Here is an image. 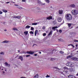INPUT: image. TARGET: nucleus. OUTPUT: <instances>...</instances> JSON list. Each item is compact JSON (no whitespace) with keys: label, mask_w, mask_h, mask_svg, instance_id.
I'll list each match as a JSON object with an SVG mask.
<instances>
[{"label":"nucleus","mask_w":78,"mask_h":78,"mask_svg":"<svg viewBox=\"0 0 78 78\" xmlns=\"http://www.w3.org/2000/svg\"><path fill=\"white\" fill-rule=\"evenodd\" d=\"M65 17L67 20H71L72 19V15L70 14H66Z\"/></svg>","instance_id":"1"},{"label":"nucleus","mask_w":78,"mask_h":78,"mask_svg":"<svg viewBox=\"0 0 78 78\" xmlns=\"http://www.w3.org/2000/svg\"><path fill=\"white\" fill-rule=\"evenodd\" d=\"M66 66L69 67H73L74 66V64L72 62H69L66 63Z\"/></svg>","instance_id":"2"},{"label":"nucleus","mask_w":78,"mask_h":78,"mask_svg":"<svg viewBox=\"0 0 78 78\" xmlns=\"http://www.w3.org/2000/svg\"><path fill=\"white\" fill-rule=\"evenodd\" d=\"M72 13L73 15H77L78 14V11L76 9L73 10L72 11Z\"/></svg>","instance_id":"3"},{"label":"nucleus","mask_w":78,"mask_h":78,"mask_svg":"<svg viewBox=\"0 0 78 78\" xmlns=\"http://www.w3.org/2000/svg\"><path fill=\"white\" fill-rule=\"evenodd\" d=\"M35 51L33 52L31 51H27V53H28V54H29L30 55H33V54H34Z\"/></svg>","instance_id":"4"},{"label":"nucleus","mask_w":78,"mask_h":78,"mask_svg":"<svg viewBox=\"0 0 78 78\" xmlns=\"http://www.w3.org/2000/svg\"><path fill=\"white\" fill-rule=\"evenodd\" d=\"M12 17L13 18H15V19H20L21 18V16H13Z\"/></svg>","instance_id":"5"},{"label":"nucleus","mask_w":78,"mask_h":78,"mask_svg":"<svg viewBox=\"0 0 78 78\" xmlns=\"http://www.w3.org/2000/svg\"><path fill=\"white\" fill-rule=\"evenodd\" d=\"M24 33L25 34V36L27 37L29 36V35H28V31H25L24 32Z\"/></svg>","instance_id":"6"},{"label":"nucleus","mask_w":78,"mask_h":78,"mask_svg":"<svg viewBox=\"0 0 78 78\" xmlns=\"http://www.w3.org/2000/svg\"><path fill=\"white\" fill-rule=\"evenodd\" d=\"M37 2L38 3H39V4H40V5H45V3H42L39 0H37Z\"/></svg>","instance_id":"7"},{"label":"nucleus","mask_w":78,"mask_h":78,"mask_svg":"<svg viewBox=\"0 0 78 78\" xmlns=\"http://www.w3.org/2000/svg\"><path fill=\"white\" fill-rule=\"evenodd\" d=\"M68 77H69V78H76L75 76L72 75H69L68 76Z\"/></svg>","instance_id":"8"},{"label":"nucleus","mask_w":78,"mask_h":78,"mask_svg":"<svg viewBox=\"0 0 78 78\" xmlns=\"http://www.w3.org/2000/svg\"><path fill=\"white\" fill-rule=\"evenodd\" d=\"M5 64L6 67H9L10 66V64H8L7 62H5Z\"/></svg>","instance_id":"9"},{"label":"nucleus","mask_w":78,"mask_h":78,"mask_svg":"<svg viewBox=\"0 0 78 78\" xmlns=\"http://www.w3.org/2000/svg\"><path fill=\"white\" fill-rule=\"evenodd\" d=\"M25 56H26L25 55L19 56V59H23V58L25 57Z\"/></svg>","instance_id":"10"},{"label":"nucleus","mask_w":78,"mask_h":78,"mask_svg":"<svg viewBox=\"0 0 78 78\" xmlns=\"http://www.w3.org/2000/svg\"><path fill=\"white\" fill-rule=\"evenodd\" d=\"M50 19H52V16L48 17L46 18V20H50Z\"/></svg>","instance_id":"11"},{"label":"nucleus","mask_w":78,"mask_h":78,"mask_svg":"<svg viewBox=\"0 0 78 78\" xmlns=\"http://www.w3.org/2000/svg\"><path fill=\"white\" fill-rule=\"evenodd\" d=\"M57 20L59 22H61V20H62V19L61 18H58V19Z\"/></svg>","instance_id":"12"},{"label":"nucleus","mask_w":78,"mask_h":78,"mask_svg":"<svg viewBox=\"0 0 78 78\" xmlns=\"http://www.w3.org/2000/svg\"><path fill=\"white\" fill-rule=\"evenodd\" d=\"M9 41H6V40H5L4 41H3L2 42V43H5L6 44H7V43H8V42H9Z\"/></svg>","instance_id":"13"},{"label":"nucleus","mask_w":78,"mask_h":78,"mask_svg":"<svg viewBox=\"0 0 78 78\" xmlns=\"http://www.w3.org/2000/svg\"><path fill=\"white\" fill-rule=\"evenodd\" d=\"M58 27L57 26L54 27H52V30H54V31H55V29L56 28H58Z\"/></svg>","instance_id":"14"},{"label":"nucleus","mask_w":78,"mask_h":78,"mask_svg":"<svg viewBox=\"0 0 78 78\" xmlns=\"http://www.w3.org/2000/svg\"><path fill=\"white\" fill-rule=\"evenodd\" d=\"M62 10H59L58 12L59 14H62Z\"/></svg>","instance_id":"15"},{"label":"nucleus","mask_w":78,"mask_h":78,"mask_svg":"<svg viewBox=\"0 0 78 78\" xmlns=\"http://www.w3.org/2000/svg\"><path fill=\"white\" fill-rule=\"evenodd\" d=\"M70 6L71 8H75V5L74 4H72L70 5Z\"/></svg>","instance_id":"16"},{"label":"nucleus","mask_w":78,"mask_h":78,"mask_svg":"<svg viewBox=\"0 0 78 78\" xmlns=\"http://www.w3.org/2000/svg\"><path fill=\"white\" fill-rule=\"evenodd\" d=\"M12 30H14V31H18V29H17L16 27L13 28Z\"/></svg>","instance_id":"17"},{"label":"nucleus","mask_w":78,"mask_h":78,"mask_svg":"<svg viewBox=\"0 0 78 78\" xmlns=\"http://www.w3.org/2000/svg\"><path fill=\"white\" fill-rule=\"evenodd\" d=\"M30 27H31L30 26L27 25L26 27L25 28H26V29L27 28L28 29L30 28Z\"/></svg>","instance_id":"18"},{"label":"nucleus","mask_w":78,"mask_h":78,"mask_svg":"<svg viewBox=\"0 0 78 78\" xmlns=\"http://www.w3.org/2000/svg\"><path fill=\"white\" fill-rule=\"evenodd\" d=\"M38 33V31L37 30H36L35 32V36H36V34Z\"/></svg>","instance_id":"19"},{"label":"nucleus","mask_w":78,"mask_h":78,"mask_svg":"<svg viewBox=\"0 0 78 78\" xmlns=\"http://www.w3.org/2000/svg\"><path fill=\"white\" fill-rule=\"evenodd\" d=\"M36 9L37 11H41V8H40L39 7H37L36 8Z\"/></svg>","instance_id":"20"},{"label":"nucleus","mask_w":78,"mask_h":78,"mask_svg":"<svg viewBox=\"0 0 78 78\" xmlns=\"http://www.w3.org/2000/svg\"><path fill=\"white\" fill-rule=\"evenodd\" d=\"M63 69H64V70H65V69H66L67 70H69V69L68 68H67L66 67H63Z\"/></svg>","instance_id":"21"},{"label":"nucleus","mask_w":78,"mask_h":78,"mask_svg":"<svg viewBox=\"0 0 78 78\" xmlns=\"http://www.w3.org/2000/svg\"><path fill=\"white\" fill-rule=\"evenodd\" d=\"M52 31H51L49 33V34H48V36H50V35H51V34H52Z\"/></svg>","instance_id":"22"},{"label":"nucleus","mask_w":78,"mask_h":78,"mask_svg":"<svg viewBox=\"0 0 78 78\" xmlns=\"http://www.w3.org/2000/svg\"><path fill=\"white\" fill-rule=\"evenodd\" d=\"M2 11H3V12H8V11H7V10L5 9H2Z\"/></svg>","instance_id":"23"},{"label":"nucleus","mask_w":78,"mask_h":78,"mask_svg":"<svg viewBox=\"0 0 78 78\" xmlns=\"http://www.w3.org/2000/svg\"><path fill=\"white\" fill-rule=\"evenodd\" d=\"M68 26L70 28V27H71V26L72 25V24H71L70 23H68Z\"/></svg>","instance_id":"24"},{"label":"nucleus","mask_w":78,"mask_h":78,"mask_svg":"<svg viewBox=\"0 0 78 78\" xmlns=\"http://www.w3.org/2000/svg\"><path fill=\"white\" fill-rule=\"evenodd\" d=\"M72 55H69L67 57V58L68 59L69 58H72Z\"/></svg>","instance_id":"25"},{"label":"nucleus","mask_w":78,"mask_h":78,"mask_svg":"<svg viewBox=\"0 0 78 78\" xmlns=\"http://www.w3.org/2000/svg\"><path fill=\"white\" fill-rule=\"evenodd\" d=\"M72 60L74 61H78V59H73Z\"/></svg>","instance_id":"26"},{"label":"nucleus","mask_w":78,"mask_h":78,"mask_svg":"<svg viewBox=\"0 0 78 78\" xmlns=\"http://www.w3.org/2000/svg\"><path fill=\"white\" fill-rule=\"evenodd\" d=\"M45 1L46 2H47V3H50V1H49V0H45Z\"/></svg>","instance_id":"27"},{"label":"nucleus","mask_w":78,"mask_h":78,"mask_svg":"<svg viewBox=\"0 0 78 78\" xmlns=\"http://www.w3.org/2000/svg\"><path fill=\"white\" fill-rule=\"evenodd\" d=\"M37 25V23H32V25Z\"/></svg>","instance_id":"28"},{"label":"nucleus","mask_w":78,"mask_h":78,"mask_svg":"<svg viewBox=\"0 0 78 78\" xmlns=\"http://www.w3.org/2000/svg\"><path fill=\"white\" fill-rule=\"evenodd\" d=\"M18 8L20 9H22V7H20V6L18 7Z\"/></svg>","instance_id":"29"},{"label":"nucleus","mask_w":78,"mask_h":78,"mask_svg":"<svg viewBox=\"0 0 78 78\" xmlns=\"http://www.w3.org/2000/svg\"><path fill=\"white\" fill-rule=\"evenodd\" d=\"M30 34H34V32L32 31H31L30 32Z\"/></svg>","instance_id":"30"},{"label":"nucleus","mask_w":78,"mask_h":78,"mask_svg":"<svg viewBox=\"0 0 78 78\" xmlns=\"http://www.w3.org/2000/svg\"><path fill=\"white\" fill-rule=\"evenodd\" d=\"M59 53H61V54H64V52H63L62 51H60Z\"/></svg>","instance_id":"31"},{"label":"nucleus","mask_w":78,"mask_h":78,"mask_svg":"<svg viewBox=\"0 0 78 78\" xmlns=\"http://www.w3.org/2000/svg\"><path fill=\"white\" fill-rule=\"evenodd\" d=\"M53 23H54V24H56V22L55 21H53L52 22Z\"/></svg>","instance_id":"32"},{"label":"nucleus","mask_w":78,"mask_h":78,"mask_svg":"<svg viewBox=\"0 0 78 78\" xmlns=\"http://www.w3.org/2000/svg\"><path fill=\"white\" fill-rule=\"evenodd\" d=\"M0 54L1 55H4L5 54V53H4V52H1Z\"/></svg>","instance_id":"33"},{"label":"nucleus","mask_w":78,"mask_h":78,"mask_svg":"<svg viewBox=\"0 0 78 78\" xmlns=\"http://www.w3.org/2000/svg\"><path fill=\"white\" fill-rule=\"evenodd\" d=\"M46 35V33H44L43 34V36H45Z\"/></svg>","instance_id":"34"},{"label":"nucleus","mask_w":78,"mask_h":78,"mask_svg":"<svg viewBox=\"0 0 78 78\" xmlns=\"http://www.w3.org/2000/svg\"><path fill=\"white\" fill-rule=\"evenodd\" d=\"M31 30H32V31H33V30H34V28L33 27H32L31 28Z\"/></svg>","instance_id":"35"},{"label":"nucleus","mask_w":78,"mask_h":78,"mask_svg":"<svg viewBox=\"0 0 78 78\" xmlns=\"http://www.w3.org/2000/svg\"><path fill=\"white\" fill-rule=\"evenodd\" d=\"M55 59H51L50 61H55Z\"/></svg>","instance_id":"36"},{"label":"nucleus","mask_w":78,"mask_h":78,"mask_svg":"<svg viewBox=\"0 0 78 78\" xmlns=\"http://www.w3.org/2000/svg\"><path fill=\"white\" fill-rule=\"evenodd\" d=\"M69 45V46L70 45H72V46H73V48H74V46H73V45H72V44H69V45Z\"/></svg>","instance_id":"37"},{"label":"nucleus","mask_w":78,"mask_h":78,"mask_svg":"<svg viewBox=\"0 0 78 78\" xmlns=\"http://www.w3.org/2000/svg\"><path fill=\"white\" fill-rule=\"evenodd\" d=\"M42 29H43V30H45V27H43L42 28Z\"/></svg>","instance_id":"38"},{"label":"nucleus","mask_w":78,"mask_h":78,"mask_svg":"<svg viewBox=\"0 0 78 78\" xmlns=\"http://www.w3.org/2000/svg\"><path fill=\"white\" fill-rule=\"evenodd\" d=\"M46 78H48L50 77V76H48V75H47V76H46Z\"/></svg>","instance_id":"39"},{"label":"nucleus","mask_w":78,"mask_h":78,"mask_svg":"<svg viewBox=\"0 0 78 78\" xmlns=\"http://www.w3.org/2000/svg\"><path fill=\"white\" fill-rule=\"evenodd\" d=\"M59 33H62V30H59Z\"/></svg>","instance_id":"40"},{"label":"nucleus","mask_w":78,"mask_h":78,"mask_svg":"<svg viewBox=\"0 0 78 78\" xmlns=\"http://www.w3.org/2000/svg\"><path fill=\"white\" fill-rule=\"evenodd\" d=\"M69 70L70 72H72V69H69Z\"/></svg>","instance_id":"41"},{"label":"nucleus","mask_w":78,"mask_h":78,"mask_svg":"<svg viewBox=\"0 0 78 78\" xmlns=\"http://www.w3.org/2000/svg\"><path fill=\"white\" fill-rule=\"evenodd\" d=\"M67 72H68V71H65V73L66 74V73H67Z\"/></svg>","instance_id":"42"},{"label":"nucleus","mask_w":78,"mask_h":78,"mask_svg":"<svg viewBox=\"0 0 78 78\" xmlns=\"http://www.w3.org/2000/svg\"><path fill=\"white\" fill-rule=\"evenodd\" d=\"M37 55L36 54H34V56H37Z\"/></svg>","instance_id":"43"},{"label":"nucleus","mask_w":78,"mask_h":78,"mask_svg":"<svg viewBox=\"0 0 78 78\" xmlns=\"http://www.w3.org/2000/svg\"><path fill=\"white\" fill-rule=\"evenodd\" d=\"M26 1H25V0H22V2H25Z\"/></svg>","instance_id":"44"},{"label":"nucleus","mask_w":78,"mask_h":78,"mask_svg":"<svg viewBox=\"0 0 78 78\" xmlns=\"http://www.w3.org/2000/svg\"><path fill=\"white\" fill-rule=\"evenodd\" d=\"M4 69L5 70V72H6V69H5V68H4V69H2V70H3Z\"/></svg>","instance_id":"45"},{"label":"nucleus","mask_w":78,"mask_h":78,"mask_svg":"<svg viewBox=\"0 0 78 78\" xmlns=\"http://www.w3.org/2000/svg\"><path fill=\"white\" fill-rule=\"evenodd\" d=\"M30 56V55H27L26 56V57H29V56Z\"/></svg>","instance_id":"46"},{"label":"nucleus","mask_w":78,"mask_h":78,"mask_svg":"<svg viewBox=\"0 0 78 78\" xmlns=\"http://www.w3.org/2000/svg\"><path fill=\"white\" fill-rule=\"evenodd\" d=\"M2 13L3 12L2 11H0V14H2Z\"/></svg>","instance_id":"47"},{"label":"nucleus","mask_w":78,"mask_h":78,"mask_svg":"<svg viewBox=\"0 0 78 78\" xmlns=\"http://www.w3.org/2000/svg\"><path fill=\"white\" fill-rule=\"evenodd\" d=\"M74 42H78V40H74Z\"/></svg>","instance_id":"48"},{"label":"nucleus","mask_w":78,"mask_h":78,"mask_svg":"<svg viewBox=\"0 0 78 78\" xmlns=\"http://www.w3.org/2000/svg\"><path fill=\"white\" fill-rule=\"evenodd\" d=\"M20 78H26V77H21Z\"/></svg>","instance_id":"49"},{"label":"nucleus","mask_w":78,"mask_h":78,"mask_svg":"<svg viewBox=\"0 0 78 78\" xmlns=\"http://www.w3.org/2000/svg\"><path fill=\"white\" fill-rule=\"evenodd\" d=\"M54 69H58V68L56 67H54Z\"/></svg>","instance_id":"50"},{"label":"nucleus","mask_w":78,"mask_h":78,"mask_svg":"<svg viewBox=\"0 0 78 78\" xmlns=\"http://www.w3.org/2000/svg\"><path fill=\"white\" fill-rule=\"evenodd\" d=\"M34 45H36V44H34L33 45V46L34 47Z\"/></svg>","instance_id":"51"},{"label":"nucleus","mask_w":78,"mask_h":78,"mask_svg":"<svg viewBox=\"0 0 78 78\" xmlns=\"http://www.w3.org/2000/svg\"><path fill=\"white\" fill-rule=\"evenodd\" d=\"M20 60L21 61H23V59H20Z\"/></svg>","instance_id":"52"},{"label":"nucleus","mask_w":78,"mask_h":78,"mask_svg":"<svg viewBox=\"0 0 78 78\" xmlns=\"http://www.w3.org/2000/svg\"><path fill=\"white\" fill-rule=\"evenodd\" d=\"M6 3H9V2H7Z\"/></svg>","instance_id":"53"},{"label":"nucleus","mask_w":78,"mask_h":78,"mask_svg":"<svg viewBox=\"0 0 78 78\" xmlns=\"http://www.w3.org/2000/svg\"><path fill=\"white\" fill-rule=\"evenodd\" d=\"M1 69H2V67H0V70H1Z\"/></svg>","instance_id":"54"},{"label":"nucleus","mask_w":78,"mask_h":78,"mask_svg":"<svg viewBox=\"0 0 78 78\" xmlns=\"http://www.w3.org/2000/svg\"><path fill=\"white\" fill-rule=\"evenodd\" d=\"M39 53H40V54H41V52H39Z\"/></svg>","instance_id":"55"},{"label":"nucleus","mask_w":78,"mask_h":78,"mask_svg":"<svg viewBox=\"0 0 78 78\" xmlns=\"http://www.w3.org/2000/svg\"><path fill=\"white\" fill-rule=\"evenodd\" d=\"M17 57H19V56L18 55H17L16 58H17Z\"/></svg>","instance_id":"56"},{"label":"nucleus","mask_w":78,"mask_h":78,"mask_svg":"<svg viewBox=\"0 0 78 78\" xmlns=\"http://www.w3.org/2000/svg\"><path fill=\"white\" fill-rule=\"evenodd\" d=\"M4 31H7V30H4Z\"/></svg>","instance_id":"57"},{"label":"nucleus","mask_w":78,"mask_h":78,"mask_svg":"<svg viewBox=\"0 0 78 78\" xmlns=\"http://www.w3.org/2000/svg\"><path fill=\"white\" fill-rule=\"evenodd\" d=\"M3 24H5V22H4L3 23Z\"/></svg>","instance_id":"58"},{"label":"nucleus","mask_w":78,"mask_h":78,"mask_svg":"<svg viewBox=\"0 0 78 78\" xmlns=\"http://www.w3.org/2000/svg\"><path fill=\"white\" fill-rule=\"evenodd\" d=\"M2 73H5V72L3 71Z\"/></svg>","instance_id":"59"},{"label":"nucleus","mask_w":78,"mask_h":78,"mask_svg":"<svg viewBox=\"0 0 78 78\" xmlns=\"http://www.w3.org/2000/svg\"><path fill=\"white\" fill-rule=\"evenodd\" d=\"M15 6H18V5H15Z\"/></svg>","instance_id":"60"},{"label":"nucleus","mask_w":78,"mask_h":78,"mask_svg":"<svg viewBox=\"0 0 78 78\" xmlns=\"http://www.w3.org/2000/svg\"><path fill=\"white\" fill-rule=\"evenodd\" d=\"M76 76H78V73L76 75Z\"/></svg>","instance_id":"61"},{"label":"nucleus","mask_w":78,"mask_h":78,"mask_svg":"<svg viewBox=\"0 0 78 78\" xmlns=\"http://www.w3.org/2000/svg\"><path fill=\"white\" fill-rule=\"evenodd\" d=\"M20 66V64H19L18 65V66Z\"/></svg>","instance_id":"62"},{"label":"nucleus","mask_w":78,"mask_h":78,"mask_svg":"<svg viewBox=\"0 0 78 78\" xmlns=\"http://www.w3.org/2000/svg\"><path fill=\"white\" fill-rule=\"evenodd\" d=\"M50 8H52V6H51L50 7Z\"/></svg>","instance_id":"63"},{"label":"nucleus","mask_w":78,"mask_h":78,"mask_svg":"<svg viewBox=\"0 0 78 78\" xmlns=\"http://www.w3.org/2000/svg\"><path fill=\"white\" fill-rule=\"evenodd\" d=\"M18 52H19H19H20V50H18Z\"/></svg>","instance_id":"64"}]
</instances>
